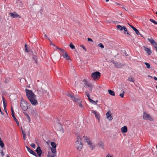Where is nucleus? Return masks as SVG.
I'll return each mask as SVG.
<instances>
[{
	"label": "nucleus",
	"instance_id": "obj_44",
	"mask_svg": "<svg viewBox=\"0 0 157 157\" xmlns=\"http://www.w3.org/2000/svg\"><path fill=\"white\" fill-rule=\"evenodd\" d=\"M91 103L93 104H94V105H97V104L96 103V102H95V101H94L93 100L91 102Z\"/></svg>",
	"mask_w": 157,
	"mask_h": 157
},
{
	"label": "nucleus",
	"instance_id": "obj_18",
	"mask_svg": "<svg viewBox=\"0 0 157 157\" xmlns=\"http://www.w3.org/2000/svg\"><path fill=\"white\" fill-rule=\"evenodd\" d=\"M92 112L94 114L96 118L99 120L100 118V115L96 111L94 110H92Z\"/></svg>",
	"mask_w": 157,
	"mask_h": 157
},
{
	"label": "nucleus",
	"instance_id": "obj_47",
	"mask_svg": "<svg viewBox=\"0 0 157 157\" xmlns=\"http://www.w3.org/2000/svg\"><path fill=\"white\" fill-rule=\"evenodd\" d=\"M87 40L89 41H91V42H93V40L90 38H88Z\"/></svg>",
	"mask_w": 157,
	"mask_h": 157
},
{
	"label": "nucleus",
	"instance_id": "obj_1",
	"mask_svg": "<svg viewBox=\"0 0 157 157\" xmlns=\"http://www.w3.org/2000/svg\"><path fill=\"white\" fill-rule=\"evenodd\" d=\"M77 141L75 143V146L78 151H80L83 146V144L81 142L82 139L79 136H77Z\"/></svg>",
	"mask_w": 157,
	"mask_h": 157
},
{
	"label": "nucleus",
	"instance_id": "obj_48",
	"mask_svg": "<svg viewBox=\"0 0 157 157\" xmlns=\"http://www.w3.org/2000/svg\"><path fill=\"white\" fill-rule=\"evenodd\" d=\"M123 29H124V31L125 32L127 31V29L124 26Z\"/></svg>",
	"mask_w": 157,
	"mask_h": 157
},
{
	"label": "nucleus",
	"instance_id": "obj_58",
	"mask_svg": "<svg viewBox=\"0 0 157 157\" xmlns=\"http://www.w3.org/2000/svg\"><path fill=\"white\" fill-rule=\"evenodd\" d=\"M3 106H4V109H5V108H6V104H3Z\"/></svg>",
	"mask_w": 157,
	"mask_h": 157
},
{
	"label": "nucleus",
	"instance_id": "obj_22",
	"mask_svg": "<svg viewBox=\"0 0 157 157\" xmlns=\"http://www.w3.org/2000/svg\"><path fill=\"white\" fill-rule=\"evenodd\" d=\"M86 87H88L90 88L89 90L90 92H92V88L93 87V86L92 84L91 83H88L87 85L86 86Z\"/></svg>",
	"mask_w": 157,
	"mask_h": 157
},
{
	"label": "nucleus",
	"instance_id": "obj_30",
	"mask_svg": "<svg viewBox=\"0 0 157 157\" xmlns=\"http://www.w3.org/2000/svg\"><path fill=\"white\" fill-rule=\"evenodd\" d=\"M83 137L84 139V140H86V142L87 143H88V142H89L90 141V139L88 138L86 136H84Z\"/></svg>",
	"mask_w": 157,
	"mask_h": 157
},
{
	"label": "nucleus",
	"instance_id": "obj_32",
	"mask_svg": "<svg viewBox=\"0 0 157 157\" xmlns=\"http://www.w3.org/2000/svg\"><path fill=\"white\" fill-rule=\"evenodd\" d=\"M24 113L25 115L27 117L28 120L29 121V122H30V119L29 115L25 112H24Z\"/></svg>",
	"mask_w": 157,
	"mask_h": 157
},
{
	"label": "nucleus",
	"instance_id": "obj_8",
	"mask_svg": "<svg viewBox=\"0 0 157 157\" xmlns=\"http://www.w3.org/2000/svg\"><path fill=\"white\" fill-rule=\"evenodd\" d=\"M67 95L68 97L71 98L73 101L76 102L78 101V97L74 96L72 93H67Z\"/></svg>",
	"mask_w": 157,
	"mask_h": 157
},
{
	"label": "nucleus",
	"instance_id": "obj_14",
	"mask_svg": "<svg viewBox=\"0 0 157 157\" xmlns=\"http://www.w3.org/2000/svg\"><path fill=\"white\" fill-rule=\"evenodd\" d=\"M62 55L63 57L65 58L67 60H70V57L66 52H64V53L63 54H62Z\"/></svg>",
	"mask_w": 157,
	"mask_h": 157
},
{
	"label": "nucleus",
	"instance_id": "obj_10",
	"mask_svg": "<svg viewBox=\"0 0 157 157\" xmlns=\"http://www.w3.org/2000/svg\"><path fill=\"white\" fill-rule=\"evenodd\" d=\"M10 15L11 17L13 18H20L21 17V16L18 14H17L16 12H14L13 13H10Z\"/></svg>",
	"mask_w": 157,
	"mask_h": 157
},
{
	"label": "nucleus",
	"instance_id": "obj_52",
	"mask_svg": "<svg viewBox=\"0 0 157 157\" xmlns=\"http://www.w3.org/2000/svg\"><path fill=\"white\" fill-rule=\"evenodd\" d=\"M153 46H154L155 48H157V43L155 44V45H154Z\"/></svg>",
	"mask_w": 157,
	"mask_h": 157
},
{
	"label": "nucleus",
	"instance_id": "obj_26",
	"mask_svg": "<svg viewBox=\"0 0 157 157\" xmlns=\"http://www.w3.org/2000/svg\"><path fill=\"white\" fill-rule=\"evenodd\" d=\"M117 27V30H119L120 31H122L123 30L124 26H121L120 25H118Z\"/></svg>",
	"mask_w": 157,
	"mask_h": 157
},
{
	"label": "nucleus",
	"instance_id": "obj_3",
	"mask_svg": "<svg viewBox=\"0 0 157 157\" xmlns=\"http://www.w3.org/2000/svg\"><path fill=\"white\" fill-rule=\"evenodd\" d=\"M25 92L26 96L28 99H30V98H31V97L35 95L32 90H28L27 89H25Z\"/></svg>",
	"mask_w": 157,
	"mask_h": 157
},
{
	"label": "nucleus",
	"instance_id": "obj_53",
	"mask_svg": "<svg viewBox=\"0 0 157 157\" xmlns=\"http://www.w3.org/2000/svg\"><path fill=\"white\" fill-rule=\"evenodd\" d=\"M79 106L80 107H82V105L81 104V103H80L79 104Z\"/></svg>",
	"mask_w": 157,
	"mask_h": 157
},
{
	"label": "nucleus",
	"instance_id": "obj_45",
	"mask_svg": "<svg viewBox=\"0 0 157 157\" xmlns=\"http://www.w3.org/2000/svg\"><path fill=\"white\" fill-rule=\"evenodd\" d=\"M85 93H86V95L88 97V99L90 98V95H89V94L87 92H85Z\"/></svg>",
	"mask_w": 157,
	"mask_h": 157
},
{
	"label": "nucleus",
	"instance_id": "obj_43",
	"mask_svg": "<svg viewBox=\"0 0 157 157\" xmlns=\"http://www.w3.org/2000/svg\"><path fill=\"white\" fill-rule=\"evenodd\" d=\"M31 146L35 148V144L32 143L31 144Z\"/></svg>",
	"mask_w": 157,
	"mask_h": 157
},
{
	"label": "nucleus",
	"instance_id": "obj_5",
	"mask_svg": "<svg viewBox=\"0 0 157 157\" xmlns=\"http://www.w3.org/2000/svg\"><path fill=\"white\" fill-rule=\"evenodd\" d=\"M143 118L144 120H149L151 121L154 120L153 119L149 114L145 112H144Z\"/></svg>",
	"mask_w": 157,
	"mask_h": 157
},
{
	"label": "nucleus",
	"instance_id": "obj_25",
	"mask_svg": "<svg viewBox=\"0 0 157 157\" xmlns=\"http://www.w3.org/2000/svg\"><path fill=\"white\" fill-rule=\"evenodd\" d=\"M108 92L112 96H115V93L114 92L110 90H108Z\"/></svg>",
	"mask_w": 157,
	"mask_h": 157
},
{
	"label": "nucleus",
	"instance_id": "obj_41",
	"mask_svg": "<svg viewBox=\"0 0 157 157\" xmlns=\"http://www.w3.org/2000/svg\"><path fill=\"white\" fill-rule=\"evenodd\" d=\"M59 50H60L61 52H62V54H63L64 53V52H65L66 51H64V49L62 48H60V49H59Z\"/></svg>",
	"mask_w": 157,
	"mask_h": 157
},
{
	"label": "nucleus",
	"instance_id": "obj_36",
	"mask_svg": "<svg viewBox=\"0 0 157 157\" xmlns=\"http://www.w3.org/2000/svg\"><path fill=\"white\" fill-rule=\"evenodd\" d=\"M134 30V31L136 33L137 35H138L139 34H140L139 32V31L136 28Z\"/></svg>",
	"mask_w": 157,
	"mask_h": 157
},
{
	"label": "nucleus",
	"instance_id": "obj_35",
	"mask_svg": "<svg viewBox=\"0 0 157 157\" xmlns=\"http://www.w3.org/2000/svg\"><path fill=\"white\" fill-rule=\"evenodd\" d=\"M70 47L72 49H74L75 48V47L74 45L72 43H71L69 45Z\"/></svg>",
	"mask_w": 157,
	"mask_h": 157
},
{
	"label": "nucleus",
	"instance_id": "obj_60",
	"mask_svg": "<svg viewBox=\"0 0 157 157\" xmlns=\"http://www.w3.org/2000/svg\"><path fill=\"white\" fill-rule=\"evenodd\" d=\"M154 42L155 43H153V44H152V45H155V44L156 43L155 41H154Z\"/></svg>",
	"mask_w": 157,
	"mask_h": 157
},
{
	"label": "nucleus",
	"instance_id": "obj_56",
	"mask_svg": "<svg viewBox=\"0 0 157 157\" xmlns=\"http://www.w3.org/2000/svg\"><path fill=\"white\" fill-rule=\"evenodd\" d=\"M153 78L155 80L157 81V78L155 76Z\"/></svg>",
	"mask_w": 157,
	"mask_h": 157
},
{
	"label": "nucleus",
	"instance_id": "obj_50",
	"mask_svg": "<svg viewBox=\"0 0 157 157\" xmlns=\"http://www.w3.org/2000/svg\"><path fill=\"white\" fill-rule=\"evenodd\" d=\"M106 157H113L110 154H108L106 155Z\"/></svg>",
	"mask_w": 157,
	"mask_h": 157
},
{
	"label": "nucleus",
	"instance_id": "obj_23",
	"mask_svg": "<svg viewBox=\"0 0 157 157\" xmlns=\"http://www.w3.org/2000/svg\"><path fill=\"white\" fill-rule=\"evenodd\" d=\"M32 58L34 61L35 62L36 64H37V56L36 55H33V56Z\"/></svg>",
	"mask_w": 157,
	"mask_h": 157
},
{
	"label": "nucleus",
	"instance_id": "obj_61",
	"mask_svg": "<svg viewBox=\"0 0 157 157\" xmlns=\"http://www.w3.org/2000/svg\"><path fill=\"white\" fill-rule=\"evenodd\" d=\"M3 104H6L5 102V101L3 100Z\"/></svg>",
	"mask_w": 157,
	"mask_h": 157
},
{
	"label": "nucleus",
	"instance_id": "obj_46",
	"mask_svg": "<svg viewBox=\"0 0 157 157\" xmlns=\"http://www.w3.org/2000/svg\"><path fill=\"white\" fill-rule=\"evenodd\" d=\"M44 37H45V38H46V39H48L49 41H50V39H49L48 38V37L47 36V35L46 34H44Z\"/></svg>",
	"mask_w": 157,
	"mask_h": 157
},
{
	"label": "nucleus",
	"instance_id": "obj_15",
	"mask_svg": "<svg viewBox=\"0 0 157 157\" xmlns=\"http://www.w3.org/2000/svg\"><path fill=\"white\" fill-rule=\"evenodd\" d=\"M143 47L144 50L148 55H151V51L150 48H147L145 46H144Z\"/></svg>",
	"mask_w": 157,
	"mask_h": 157
},
{
	"label": "nucleus",
	"instance_id": "obj_29",
	"mask_svg": "<svg viewBox=\"0 0 157 157\" xmlns=\"http://www.w3.org/2000/svg\"><path fill=\"white\" fill-rule=\"evenodd\" d=\"M51 145L52 147V148H56V144L54 142H51Z\"/></svg>",
	"mask_w": 157,
	"mask_h": 157
},
{
	"label": "nucleus",
	"instance_id": "obj_64",
	"mask_svg": "<svg viewBox=\"0 0 157 157\" xmlns=\"http://www.w3.org/2000/svg\"><path fill=\"white\" fill-rule=\"evenodd\" d=\"M116 3L117 5H120V4L119 3Z\"/></svg>",
	"mask_w": 157,
	"mask_h": 157
},
{
	"label": "nucleus",
	"instance_id": "obj_39",
	"mask_svg": "<svg viewBox=\"0 0 157 157\" xmlns=\"http://www.w3.org/2000/svg\"><path fill=\"white\" fill-rule=\"evenodd\" d=\"M82 82H83V84L84 85H85V86H86L87 85V84H88V82H87L86 81V80L84 79L83 81Z\"/></svg>",
	"mask_w": 157,
	"mask_h": 157
},
{
	"label": "nucleus",
	"instance_id": "obj_63",
	"mask_svg": "<svg viewBox=\"0 0 157 157\" xmlns=\"http://www.w3.org/2000/svg\"><path fill=\"white\" fill-rule=\"evenodd\" d=\"M2 100H3H3L5 101V99L3 97H2Z\"/></svg>",
	"mask_w": 157,
	"mask_h": 157
},
{
	"label": "nucleus",
	"instance_id": "obj_4",
	"mask_svg": "<svg viewBox=\"0 0 157 157\" xmlns=\"http://www.w3.org/2000/svg\"><path fill=\"white\" fill-rule=\"evenodd\" d=\"M111 61L114 65V66L117 68H121L125 65L124 63L115 62L113 60H112Z\"/></svg>",
	"mask_w": 157,
	"mask_h": 157
},
{
	"label": "nucleus",
	"instance_id": "obj_7",
	"mask_svg": "<svg viewBox=\"0 0 157 157\" xmlns=\"http://www.w3.org/2000/svg\"><path fill=\"white\" fill-rule=\"evenodd\" d=\"M91 77L95 80L98 79L101 76L100 73L98 71H96L91 74Z\"/></svg>",
	"mask_w": 157,
	"mask_h": 157
},
{
	"label": "nucleus",
	"instance_id": "obj_6",
	"mask_svg": "<svg viewBox=\"0 0 157 157\" xmlns=\"http://www.w3.org/2000/svg\"><path fill=\"white\" fill-rule=\"evenodd\" d=\"M29 100L30 101L32 105H36L38 104L37 100L35 95Z\"/></svg>",
	"mask_w": 157,
	"mask_h": 157
},
{
	"label": "nucleus",
	"instance_id": "obj_27",
	"mask_svg": "<svg viewBox=\"0 0 157 157\" xmlns=\"http://www.w3.org/2000/svg\"><path fill=\"white\" fill-rule=\"evenodd\" d=\"M53 154H56V148H50Z\"/></svg>",
	"mask_w": 157,
	"mask_h": 157
},
{
	"label": "nucleus",
	"instance_id": "obj_9",
	"mask_svg": "<svg viewBox=\"0 0 157 157\" xmlns=\"http://www.w3.org/2000/svg\"><path fill=\"white\" fill-rule=\"evenodd\" d=\"M38 93L40 94H43L47 93V91L43 89L42 87H38L37 89Z\"/></svg>",
	"mask_w": 157,
	"mask_h": 157
},
{
	"label": "nucleus",
	"instance_id": "obj_40",
	"mask_svg": "<svg viewBox=\"0 0 157 157\" xmlns=\"http://www.w3.org/2000/svg\"><path fill=\"white\" fill-rule=\"evenodd\" d=\"M124 94V91H123L122 93L121 94H120V96L121 98H123Z\"/></svg>",
	"mask_w": 157,
	"mask_h": 157
},
{
	"label": "nucleus",
	"instance_id": "obj_24",
	"mask_svg": "<svg viewBox=\"0 0 157 157\" xmlns=\"http://www.w3.org/2000/svg\"><path fill=\"white\" fill-rule=\"evenodd\" d=\"M21 129L22 130V132L23 136V139L24 140H25L26 138V134L25 133L24 131L23 130L22 127H21Z\"/></svg>",
	"mask_w": 157,
	"mask_h": 157
},
{
	"label": "nucleus",
	"instance_id": "obj_33",
	"mask_svg": "<svg viewBox=\"0 0 157 157\" xmlns=\"http://www.w3.org/2000/svg\"><path fill=\"white\" fill-rule=\"evenodd\" d=\"M147 40L150 42L151 44H153V43H155V40L152 38H148Z\"/></svg>",
	"mask_w": 157,
	"mask_h": 157
},
{
	"label": "nucleus",
	"instance_id": "obj_42",
	"mask_svg": "<svg viewBox=\"0 0 157 157\" xmlns=\"http://www.w3.org/2000/svg\"><path fill=\"white\" fill-rule=\"evenodd\" d=\"M25 50L26 52H29V51L28 50V49L27 48V45L26 44H25Z\"/></svg>",
	"mask_w": 157,
	"mask_h": 157
},
{
	"label": "nucleus",
	"instance_id": "obj_49",
	"mask_svg": "<svg viewBox=\"0 0 157 157\" xmlns=\"http://www.w3.org/2000/svg\"><path fill=\"white\" fill-rule=\"evenodd\" d=\"M81 47H82V48L85 50V51H86V48L85 47L83 46V45H81L80 46Z\"/></svg>",
	"mask_w": 157,
	"mask_h": 157
},
{
	"label": "nucleus",
	"instance_id": "obj_16",
	"mask_svg": "<svg viewBox=\"0 0 157 157\" xmlns=\"http://www.w3.org/2000/svg\"><path fill=\"white\" fill-rule=\"evenodd\" d=\"M88 147L90 148L91 150H93L95 148V146L93 145V144L90 142H88L87 143Z\"/></svg>",
	"mask_w": 157,
	"mask_h": 157
},
{
	"label": "nucleus",
	"instance_id": "obj_34",
	"mask_svg": "<svg viewBox=\"0 0 157 157\" xmlns=\"http://www.w3.org/2000/svg\"><path fill=\"white\" fill-rule=\"evenodd\" d=\"M144 64L147 66L146 67L147 68H150V65L149 63L147 62H145Z\"/></svg>",
	"mask_w": 157,
	"mask_h": 157
},
{
	"label": "nucleus",
	"instance_id": "obj_20",
	"mask_svg": "<svg viewBox=\"0 0 157 157\" xmlns=\"http://www.w3.org/2000/svg\"><path fill=\"white\" fill-rule=\"evenodd\" d=\"M98 146L102 148L103 149H104V144L103 143L102 141H99L98 144Z\"/></svg>",
	"mask_w": 157,
	"mask_h": 157
},
{
	"label": "nucleus",
	"instance_id": "obj_38",
	"mask_svg": "<svg viewBox=\"0 0 157 157\" xmlns=\"http://www.w3.org/2000/svg\"><path fill=\"white\" fill-rule=\"evenodd\" d=\"M98 46L101 47V48H104V45L101 43H99L98 44Z\"/></svg>",
	"mask_w": 157,
	"mask_h": 157
},
{
	"label": "nucleus",
	"instance_id": "obj_2",
	"mask_svg": "<svg viewBox=\"0 0 157 157\" xmlns=\"http://www.w3.org/2000/svg\"><path fill=\"white\" fill-rule=\"evenodd\" d=\"M20 105L21 109L23 111H25L28 108V105L27 102L23 99H21L20 103Z\"/></svg>",
	"mask_w": 157,
	"mask_h": 157
},
{
	"label": "nucleus",
	"instance_id": "obj_51",
	"mask_svg": "<svg viewBox=\"0 0 157 157\" xmlns=\"http://www.w3.org/2000/svg\"><path fill=\"white\" fill-rule=\"evenodd\" d=\"M130 27H131L132 28L133 30H134V29H136L132 25H130Z\"/></svg>",
	"mask_w": 157,
	"mask_h": 157
},
{
	"label": "nucleus",
	"instance_id": "obj_31",
	"mask_svg": "<svg viewBox=\"0 0 157 157\" xmlns=\"http://www.w3.org/2000/svg\"><path fill=\"white\" fill-rule=\"evenodd\" d=\"M0 146L2 147H3L4 146V144L2 141V140L1 137H0Z\"/></svg>",
	"mask_w": 157,
	"mask_h": 157
},
{
	"label": "nucleus",
	"instance_id": "obj_57",
	"mask_svg": "<svg viewBox=\"0 0 157 157\" xmlns=\"http://www.w3.org/2000/svg\"><path fill=\"white\" fill-rule=\"evenodd\" d=\"M1 155H4V153L3 152V151L2 150V152H1Z\"/></svg>",
	"mask_w": 157,
	"mask_h": 157
},
{
	"label": "nucleus",
	"instance_id": "obj_21",
	"mask_svg": "<svg viewBox=\"0 0 157 157\" xmlns=\"http://www.w3.org/2000/svg\"><path fill=\"white\" fill-rule=\"evenodd\" d=\"M56 156V154L51 153L49 152H48L47 155V157H55Z\"/></svg>",
	"mask_w": 157,
	"mask_h": 157
},
{
	"label": "nucleus",
	"instance_id": "obj_62",
	"mask_svg": "<svg viewBox=\"0 0 157 157\" xmlns=\"http://www.w3.org/2000/svg\"><path fill=\"white\" fill-rule=\"evenodd\" d=\"M140 36L142 37H143V36L142 34H140Z\"/></svg>",
	"mask_w": 157,
	"mask_h": 157
},
{
	"label": "nucleus",
	"instance_id": "obj_37",
	"mask_svg": "<svg viewBox=\"0 0 157 157\" xmlns=\"http://www.w3.org/2000/svg\"><path fill=\"white\" fill-rule=\"evenodd\" d=\"M150 20L151 22L154 23L155 24L157 25V21H155L154 20L150 19Z\"/></svg>",
	"mask_w": 157,
	"mask_h": 157
},
{
	"label": "nucleus",
	"instance_id": "obj_17",
	"mask_svg": "<svg viewBox=\"0 0 157 157\" xmlns=\"http://www.w3.org/2000/svg\"><path fill=\"white\" fill-rule=\"evenodd\" d=\"M106 116L107 118L108 119L109 121H111L112 120L113 118L111 116V113H109V112H107L106 114Z\"/></svg>",
	"mask_w": 157,
	"mask_h": 157
},
{
	"label": "nucleus",
	"instance_id": "obj_59",
	"mask_svg": "<svg viewBox=\"0 0 157 157\" xmlns=\"http://www.w3.org/2000/svg\"><path fill=\"white\" fill-rule=\"evenodd\" d=\"M4 109L5 111L6 112V114H7V112L6 111V108H5V109Z\"/></svg>",
	"mask_w": 157,
	"mask_h": 157
},
{
	"label": "nucleus",
	"instance_id": "obj_54",
	"mask_svg": "<svg viewBox=\"0 0 157 157\" xmlns=\"http://www.w3.org/2000/svg\"><path fill=\"white\" fill-rule=\"evenodd\" d=\"M89 100V101H90V102H91L93 100L92 99L90 98L88 99Z\"/></svg>",
	"mask_w": 157,
	"mask_h": 157
},
{
	"label": "nucleus",
	"instance_id": "obj_11",
	"mask_svg": "<svg viewBox=\"0 0 157 157\" xmlns=\"http://www.w3.org/2000/svg\"><path fill=\"white\" fill-rule=\"evenodd\" d=\"M11 112H12V117L14 118V119L15 120V122H16V124H17V125L18 126H19V122L17 120L16 118L15 117L14 111H13V110L12 107H11Z\"/></svg>",
	"mask_w": 157,
	"mask_h": 157
},
{
	"label": "nucleus",
	"instance_id": "obj_55",
	"mask_svg": "<svg viewBox=\"0 0 157 157\" xmlns=\"http://www.w3.org/2000/svg\"><path fill=\"white\" fill-rule=\"evenodd\" d=\"M50 41L51 42L50 45H52L54 46H55V45L54 44H53L51 41Z\"/></svg>",
	"mask_w": 157,
	"mask_h": 157
},
{
	"label": "nucleus",
	"instance_id": "obj_13",
	"mask_svg": "<svg viewBox=\"0 0 157 157\" xmlns=\"http://www.w3.org/2000/svg\"><path fill=\"white\" fill-rule=\"evenodd\" d=\"M36 151L37 152L38 155L40 157L41 153H42V150L41 149V148L40 147H38L37 148L36 150Z\"/></svg>",
	"mask_w": 157,
	"mask_h": 157
},
{
	"label": "nucleus",
	"instance_id": "obj_28",
	"mask_svg": "<svg viewBox=\"0 0 157 157\" xmlns=\"http://www.w3.org/2000/svg\"><path fill=\"white\" fill-rule=\"evenodd\" d=\"M128 80L130 82H134V78L132 76H130L128 78Z\"/></svg>",
	"mask_w": 157,
	"mask_h": 157
},
{
	"label": "nucleus",
	"instance_id": "obj_19",
	"mask_svg": "<svg viewBox=\"0 0 157 157\" xmlns=\"http://www.w3.org/2000/svg\"><path fill=\"white\" fill-rule=\"evenodd\" d=\"M121 132L122 133H126L127 132V128L126 126L122 127L121 128Z\"/></svg>",
	"mask_w": 157,
	"mask_h": 157
},
{
	"label": "nucleus",
	"instance_id": "obj_12",
	"mask_svg": "<svg viewBox=\"0 0 157 157\" xmlns=\"http://www.w3.org/2000/svg\"><path fill=\"white\" fill-rule=\"evenodd\" d=\"M26 147L27 148V150L29 152H30L31 154L33 155L36 156V157H37V156L35 152L33 151L30 148H29L27 146H26Z\"/></svg>",
	"mask_w": 157,
	"mask_h": 157
}]
</instances>
